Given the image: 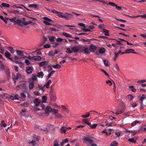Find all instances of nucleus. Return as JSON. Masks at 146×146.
Instances as JSON below:
<instances>
[{
  "mask_svg": "<svg viewBox=\"0 0 146 146\" xmlns=\"http://www.w3.org/2000/svg\"><path fill=\"white\" fill-rule=\"evenodd\" d=\"M54 13L57 15L59 17L64 18L66 20H68L69 17L72 16L71 14L68 13H62L55 10H54Z\"/></svg>",
  "mask_w": 146,
  "mask_h": 146,
  "instance_id": "f257e3e1",
  "label": "nucleus"
},
{
  "mask_svg": "<svg viewBox=\"0 0 146 146\" xmlns=\"http://www.w3.org/2000/svg\"><path fill=\"white\" fill-rule=\"evenodd\" d=\"M43 19V23L47 25H51L54 23L53 20L47 17H44Z\"/></svg>",
  "mask_w": 146,
  "mask_h": 146,
  "instance_id": "f03ea898",
  "label": "nucleus"
},
{
  "mask_svg": "<svg viewBox=\"0 0 146 146\" xmlns=\"http://www.w3.org/2000/svg\"><path fill=\"white\" fill-rule=\"evenodd\" d=\"M83 140L86 144L88 143L90 144L91 143L94 142V141L88 135L84 137Z\"/></svg>",
  "mask_w": 146,
  "mask_h": 146,
  "instance_id": "7ed1b4c3",
  "label": "nucleus"
},
{
  "mask_svg": "<svg viewBox=\"0 0 146 146\" xmlns=\"http://www.w3.org/2000/svg\"><path fill=\"white\" fill-rule=\"evenodd\" d=\"M42 109H44L46 113H48L50 111H51L52 108L51 107L49 106H48L46 107L45 108V106L44 105H42Z\"/></svg>",
  "mask_w": 146,
  "mask_h": 146,
  "instance_id": "20e7f679",
  "label": "nucleus"
},
{
  "mask_svg": "<svg viewBox=\"0 0 146 146\" xmlns=\"http://www.w3.org/2000/svg\"><path fill=\"white\" fill-rule=\"evenodd\" d=\"M139 98L140 103L141 106H142L143 105V101L146 99V95L143 94L142 96H139Z\"/></svg>",
  "mask_w": 146,
  "mask_h": 146,
  "instance_id": "39448f33",
  "label": "nucleus"
},
{
  "mask_svg": "<svg viewBox=\"0 0 146 146\" xmlns=\"http://www.w3.org/2000/svg\"><path fill=\"white\" fill-rule=\"evenodd\" d=\"M19 58L17 56H15L13 58V60H11L12 61L14 62L16 64H17L19 65H22L23 63L21 62H19L18 60H19Z\"/></svg>",
  "mask_w": 146,
  "mask_h": 146,
  "instance_id": "423d86ee",
  "label": "nucleus"
},
{
  "mask_svg": "<svg viewBox=\"0 0 146 146\" xmlns=\"http://www.w3.org/2000/svg\"><path fill=\"white\" fill-rule=\"evenodd\" d=\"M33 101L35 106H38L41 102L40 100L38 98L34 99Z\"/></svg>",
  "mask_w": 146,
  "mask_h": 146,
  "instance_id": "0eeeda50",
  "label": "nucleus"
},
{
  "mask_svg": "<svg viewBox=\"0 0 146 146\" xmlns=\"http://www.w3.org/2000/svg\"><path fill=\"white\" fill-rule=\"evenodd\" d=\"M108 4L112 6H115L116 8L119 11L121 9V7L119 6H117V5L115 4V3L111 2H109Z\"/></svg>",
  "mask_w": 146,
  "mask_h": 146,
  "instance_id": "6e6552de",
  "label": "nucleus"
},
{
  "mask_svg": "<svg viewBox=\"0 0 146 146\" xmlns=\"http://www.w3.org/2000/svg\"><path fill=\"white\" fill-rule=\"evenodd\" d=\"M4 54L6 57L8 58L11 60H13V58L10 57L11 56V54L7 51L6 50Z\"/></svg>",
  "mask_w": 146,
  "mask_h": 146,
  "instance_id": "1a4fd4ad",
  "label": "nucleus"
},
{
  "mask_svg": "<svg viewBox=\"0 0 146 146\" xmlns=\"http://www.w3.org/2000/svg\"><path fill=\"white\" fill-rule=\"evenodd\" d=\"M71 49L72 51L74 53L78 52L80 50V47L78 46H76L74 47H72Z\"/></svg>",
  "mask_w": 146,
  "mask_h": 146,
  "instance_id": "9d476101",
  "label": "nucleus"
},
{
  "mask_svg": "<svg viewBox=\"0 0 146 146\" xmlns=\"http://www.w3.org/2000/svg\"><path fill=\"white\" fill-rule=\"evenodd\" d=\"M21 75L20 74H18L17 75L16 77L15 78L13 77V80L14 81V83H15V80H18L19 79H20L21 78Z\"/></svg>",
  "mask_w": 146,
  "mask_h": 146,
  "instance_id": "9b49d317",
  "label": "nucleus"
},
{
  "mask_svg": "<svg viewBox=\"0 0 146 146\" xmlns=\"http://www.w3.org/2000/svg\"><path fill=\"white\" fill-rule=\"evenodd\" d=\"M28 7L31 8L37 9L38 5L35 4H30L28 5Z\"/></svg>",
  "mask_w": 146,
  "mask_h": 146,
  "instance_id": "f8f14e48",
  "label": "nucleus"
},
{
  "mask_svg": "<svg viewBox=\"0 0 146 146\" xmlns=\"http://www.w3.org/2000/svg\"><path fill=\"white\" fill-rule=\"evenodd\" d=\"M32 68L30 67H27L26 68V72L28 74H30L32 72Z\"/></svg>",
  "mask_w": 146,
  "mask_h": 146,
  "instance_id": "ddd939ff",
  "label": "nucleus"
},
{
  "mask_svg": "<svg viewBox=\"0 0 146 146\" xmlns=\"http://www.w3.org/2000/svg\"><path fill=\"white\" fill-rule=\"evenodd\" d=\"M118 40H117L116 41V44L118 45H122L123 44L121 43V42L125 41V40L121 38H119Z\"/></svg>",
  "mask_w": 146,
  "mask_h": 146,
  "instance_id": "4468645a",
  "label": "nucleus"
},
{
  "mask_svg": "<svg viewBox=\"0 0 146 146\" xmlns=\"http://www.w3.org/2000/svg\"><path fill=\"white\" fill-rule=\"evenodd\" d=\"M84 51L85 53L87 54H89L92 52L90 48L87 47H86L84 48Z\"/></svg>",
  "mask_w": 146,
  "mask_h": 146,
  "instance_id": "2eb2a0df",
  "label": "nucleus"
},
{
  "mask_svg": "<svg viewBox=\"0 0 146 146\" xmlns=\"http://www.w3.org/2000/svg\"><path fill=\"white\" fill-rule=\"evenodd\" d=\"M90 47L92 52L95 51L97 50V47L94 44L91 45Z\"/></svg>",
  "mask_w": 146,
  "mask_h": 146,
  "instance_id": "dca6fc26",
  "label": "nucleus"
},
{
  "mask_svg": "<svg viewBox=\"0 0 146 146\" xmlns=\"http://www.w3.org/2000/svg\"><path fill=\"white\" fill-rule=\"evenodd\" d=\"M61 133H65L66 132V127L64 126H62L60 129Z\"/></svg>",
  "mask_w": 146,
  "mask_h": 146,
  "instance_id": "f3484780",
  "label": "nucleus"
},
{
  "mask_svg": "<svg viewBox=\"0 0 146 146\" xmlns=\"http://www.w3.org/2000/svg\"><path fill=\"white\" fill-rule=\"evenodd\" d=\"M34 86V83L33 82H31L29 84V88L30 90L33 89Z\"/></svg>",
  "mask_w": 146,
  "mask_h": 146,
  "instance_id": "a211bd4d",
  "label": "nucleus"
},
{
  "mask_svg": "<svg viewBox=\"0 0 146 146\" xmlns=\"http://www.w3.org/2000/svg\"><path fill=\"white\" fill-rule=\"evenodd\" d=\"M16 23L19 26H22V21L19 19H17L16 20Z\"/></svg>",
  "mask_w": 146,
  "mask_h": 146,
  "instance_id": "6ab92c4d",
  "label": "nucleus"
},
{
  "mask_svg": "<svg viewBox=\"0 0 146 146\" xmlns=\"http://www.w3.org/2000/svg\"><path fill=\"white\" fill-rule=\"evenodd\" d=\"M44 75L43 72H40L37 73V76L39 78H42Z\"/></svg>",
  "mask_w": 146,
  "mask_h": 146,
  "instance_id": "aec40b11",
  "label": "nucleus"
},
{
  "mask_svg": "<svg viewBox=\"0 0 146 146\" xmlns=\"http://www.w3.org/2000/svg\"><path fill=\"white\" fill-rule=\"evenodd\" d=\"M16 52L18 55L23 56L24 55V52L21 51L17 50Z\"/></svg>",
  "mask_w": 146,
  "mask_h": 146,
  "instance_id": "412c9836",
  "label": "nucleus"
},
{
  "mask_svg": "<svg viewBox=\"0 0 146 146\" xmlns=\"http://www.w3.org/2000/svg\"><path fill=\"white\" fill-rule=\"evenodd\" d=\"M31 80L32 81H34L35 80H36L37 79L36 75V74H33L32 75Z\"/></svg>",
  "mask_w": 146,
  "mask_h": 146,
  "instance_id": "4be33fe9",
  "label": "nucleus"
},
{
  "mask_svg": "<svg viewBox=\"0 0 146 146\" xmlns=\"http://www.w3.org/2000/svg\"><path fill=\"white\" fill-rule=\"evenodd\" d=\"M134 51L135 50L133 49H129L126 50L125 52H126L127 53H137L134 52Z\"/></svg>",
  "mask_w": 146,
  "mask_h": 146,
  "instance_id": "5701e85b",
  "label": "nucleus"
},
{
  "mask_svg": "<svg viewBox=\"0 0 146 146\" xmlns=\"http://www.w3.org/2000/svg\"><path fill=\"white\" fill-rule=\"evenodd\" d=\"M129 88L132 92H135L136 91V89L133 86H129Z\"/></svg>",
  "mask_w": 146,
  "mask_h": 146,
  "instance_id": "b1692460",
  "label": "nucleus"
},
{
  "mask_svg": "<svg viewBox=\"0 0 146 146\" xmlns=\"http://www.w3.org/2000/svg\"><path fill=\"white\" fill-rule=\"evenodd\" d=\"M34 60L36 61L40 60L41 59V57L39 56H33Z\"/></svg>",
  "mask_w": 146,
  "mask_h": 146,
  "instance_id": "393cba45",
  "label": "nucleus"
},
{
  "mask_svg": "<svg viewBox=\"0 0 146 146\" xmlns=\"http://www.w3.org/2000/svg\"><path fill=\"white\" fill-rule=\"evenodd\" d=\"M90 111L88 112H87L86 114L83 115L82 116V117L84 118H86L90 116V112L92 111Z\"/></svg>",
  "mask_w": 146,
  "mask_h": 146,
  "instance_id": "a878e982",
  "label": "nucleus"
},
{
  "mask_svg": "<svg viewBox=\"0 0 146 146\" xmlns=\"http://www.w3.org/2000/svg\"><path fill=\"white\" fill-rule=\"evenodd\" d=\"M1 6L3 7H10V5L9 4H7L6 3H2L1 4V7H1Z\"/></svg>",
  "mask_w": 146,
  "mask_h": 146,
  "instance_id": "bb28decb",
  "label": "nucleus"
},
{
  "mask_svg": "<svg viewBox=\"0 0 146 146\" xmlns=\"http://www.w3.org/2000/svg\"><path fill=\"white\" fill-rule=\"evenodd\" d=\"M20 95L21 96V99L23 100L24 101L25 100V98L26 97V95L23 93H21L20 94Z\"/></svg>",
  "mask_w": 146,
  "mask_h": 146,
  "instance_id": "cd10ccee",
  "label": "nucleus"
},
{
  "mask_svg": "<svg viewBox=\"0 0 146 146\" xmlns=\"http://www.w3.org/2000/svg\"><path fill=\"white\" fill-rule=\"evenodd\" d=\"M56 118H62L63 117V116L60 115L58 113H56L54 114Z\"/></svg>",
  "mask_w": 146,
  "mask_h": 146,
  "instance_id": "c85d7f7f",
  "label": "nucleus"
},
{
  "mask_svg": "<svg viewBox=\"0 0 146 146\" xmlns=\"http://www.w3.org/2000/svg\"><path fill=\"white\" fill-rule=\"evenodd\" d=\"M62 34L64 36L66 37H70L71 38L72 37L71 35L67 33H66L65 32H63L62 33Z\"/></svg>",
  "mask_w": 146,
  "mask_h": 146,
  "instance_id": "c756f323",
  "label": "nucleus"
},
{
  "mask_svg": "<svg viewBox=\"0 0 146 146\" xmlns=\"http://www.w3.org/2000/svg\"><path fill=\"white\" fill-rule=\"evenodd\" d=\"M50 98L52 101H54L56 100L55 97L52 93L50 94Z\"/></svg>",
  "mask_w": 146,
  "mask_h": 146,
  "instance_id": "7c9ffc66",
  "label": "nucleus"
},
{
  "mask_svg": "<svg viewBox=\"0 0 146 146\" xmlns=\"http://www.w3.org/2000/svg\"><path fill=\"white\" fill-rule=\"evenodd\" d=\"M126 97L127 99L131 101L134 98L133 96L132 95H127Z\"/></svg>",
  "mask_w": 146,
  "mask_h": 146,
  "instance_id": "2f4dec72",
  "label": "nucleus"
},
{
  "mask_svg": "<svg viewBox=\"0 0 146 146\" xmlns=\"http://www.w3.org/2000/svg\"><path fill=\"white\" fill-rule=\"evenodd\" d=\"M52 67L55 69L59 68L61 67V66L59 64H56V65H53L52 66Z\"/></svg>",
  "mask_w": 146,
  "mask_h": 146,
  "instance_id": "473e14b6",
  "label": "nucleus"
},
{
  "mask_svg": "<svg viewBox=\"0 0 146 146\" xmlns=\"http://www.w3.org/2000/svg\"><path fill=\"white\" fill-rule=\"evenodd\" d=\"M54 37L53 36H50L48 37V39L50 42L54 41Z\"/></svg>",
  "mask_w": 146,
  "mask_h": 146,
  "instance_id": "72a5a7b5",
  "label": "nucleus"
},
{
  "mask_svg": "<svg viewBox=\"0 0 146 146\" xmlns=\"http://www.w3.org/2000/svg\"><path fill=\"white\" fill-rule=\"evenodd\" d=\"M103 32L105 33V35L106 36L109 35V31L107 30L106 29H103Z\"/></svg>",
  "mask_w": 146,
  "mask_h": 146,
  "instance_id": "f704fd0d",
  "label": "nucleus"
},
{
  "mask_svg": "<svg viewBox=\"0 0 146 146\" xmlns=\"http://www.w3.org/2000/svg\"><path fill=\"white\" fill-rule=\"evenodd\" d=\"M54 52L52 54H50L49 53L50 56H54L56 54H57L59 52V51L57 50H55Z\"/></svg>",
  "mask_w": 146,
  "mask_h": 146,
  "instance_id": "c9c22d12",
  "label": "nucleus"
},
{
  "mask_svg": "<svg viewBox=\"0 0 146 146\" xmlns=\"http://www.w3.org/2000/svg\"><path fill=\"white\" fill-rule=\"evenodd\" d=\"M137 123H140L141 122L138 120H135L131 123V125L132 126H133L135 125Z\"/></svg>",
  "mask_w": 146,
  "mask_h": 146,
  "instance_id": "e433bc0d",
  "label": "nucleus"
},
{
  "mask_svg": "<svg viewBox=\"0 0 146 146\" xmlns=\"http://www.w3.org/2000/svg\"><path fill=\"white\" fill-rule=\"evenodd\" d=\"M28 143L29 144H32V146H35L36 145V142L35 141H34V140H33L31 142H30Z\"/></svg>",
  "mask_w": 146,
  "mask_h": 146,
  "instance_id": "4c0bfd02",
  "label": "nucleus"
},
{
  "mask_svg": "<svg viewBox=\"0 0 146 146\" xmlns=\"http://www.w3.org/2000/svg\"><path fill=\"white\" fill-rule=\"evenodd\" d=\"M16 19H17L16 17H13L12 19H9V20L10 22L15 23H16Z\"/></svg>",
  "mask_w": 146,
  "mask_h": 146,
  "instance_id": "58836bf2",
  "label": "nucleus"
},
{
  "mask_svg": "<svg viewBox=\"0 0 146 146\" xmlns=\"http://www.w3.org/2000/svg\"><path fill=\"white\" fill-rule=\"evenodd\" d=\"M118 142L116 141H114L111 144V146H117Z\"/></svg>",
  "mask_w": 146,
  "mask_h": 146,
  "instance_id": "ea45409f",
  "label": "nucleus"
},
{
  "mask_svg": "<svg viewBox=\"0 0 146 146\" xmlns=\"http://www.w3.org/2000/svg\"><path fill=\"white\" fill-rule=\"evenodd\" d=\"M128 141L133 143H135L136 142V141L134 138H130L128 139Z\"/></svg>",
  "mask_w": 146,
  "mask_h": 146,
  "instance_id": "a19ab883",
  "label": "nucleus"
},
{
  "mask_svg": "<svg viewBox=\"0 0 146 146\" xmlns=\"http://www.w3.org/2000/svg\"><path fill=\"white\" fill-rule=\"evenodd\" d=\"M46 63V61H43L40 62L39 64V65L40 66H45Z\"/></svg>",
  "mask_w": 146,
  "mask_h": 146,
  "instance_id": "79ce46f5",
  "label": "nucleus"
},
{
  "mask_svg": "<svg viewBox=\"0 0 146 146\" xmlns=\"http://www.w3.org/2000/svg\"><path fill=\"white\" fill-rule=\"evenodd\" d=\"M104 62L105 66H108L110 65V64L109 63L108 61L105 60H104Z\"/></svg>",
  "mask_w": 146,
  "mask_h": 146,
  "instance_id": "37998d69",
  "label": "nucleus"
},
{
  "mask_svg": "<svg viewBox=\"0 0 146 146\" xmlns=\"http://www.w3.org/2000/svg\"><path fill=\"white\" fill-rule=\"evenodd\" d=\"M51 82L50 80H49L47 82L45 85V86L47 88H49L50 86V84L51 83Z\"/></svg>",
  "mask_w": 146,
  "mask_h": 146,
  "instance_id": "c03bdc74",
  "label": "nucleus"
},
{
  "mask_svg": "<svg viewBox=\"0 0 146 146\" xmlns=\"http://www.w3.org/2000/svg\"><path fill=\"white\" fill-rule=\"evenodd\" d=\"M8 48L11 53H14V51L12 47H9Z\"/></svg>",
  "mask_w": 146,
  "mask_h": 146,
  "instance_id": "a18cd8bd",
  "label": "nucleus"
},
{
  "mask_svg": "<svg viewBox=\"0 0 146 146\" xmlns=\"http://www.w3.org/2000/svg\"><path fill=\"white\" fill-rule=\"evenodd\" d=\"M105 51V49L104 48H102L99 50V52L101 54L103 53Z\"/></svg>",
  "mask_w": 146,
  "mask_h": 146,
  "instance_id": "49530a36",
  "label": "nucleus"
},
{
  "mask_svg": "<svg viewBox=\"0 0 146 146\" xmlns=\"http://www.w3.org/2000/svg\"><path fill=\"white\" fill-rule=\"evenodd\" d=\"M86 126L85 125H80L77 126L75 128L76 130H78L79 128H82Z\"/></svg>",
  "mask_w": 146,
  "mask_h": 146,
  "instance_id": "de8ad7c7",
  "label": "nucleus"
},
{
  "mask_svg": "<svg viewBox=\"0 0 146 146\" xmlns=\"http://www.w3.org/2000/svg\"><path fill=\"white\" fill-rule=\"evenodd\" d=\"M54 146H59L58 143V141L57 140H55L54 142Z\"/></svg>",
  "mask_w": 146,
  "mask_h": 146,
  "instance_id": "09e8293b",
  "label": "nucleus"
},
{
  "mask_svg": "<svg viewBox=\"0 0 146 146\" xmlns=\"http://www.w3.org/2000/svg\"><path fill=\"white\" fill-rule=\"evenodd\" d=\"M82 123L84 124H86L88 122H89V121L88 120V119H84L82 120Z\"/></svg>",
  "mask_w": 146,
  "mask_h": 146,
  "instance_id": "8fccbe9b",
  "label": "nucleus"
},
{
  "mask_svg": "<svg viewBox=\"0 0 146 146\" xmlns=\"http://www.w3.org/2000/svg\"><path fill=\"white\" fill-rule=\"evenodd\" d=\"M45 8L50 13H54V10H55L54 9H50L48 7H45Z\"/></svg>",
  "mask_w": 146,
  "mask_h": 146,
  "instance_id": "3c124183",
  "label": "nucleus"
},
{
  "mask_svg": "<svg viewBox=\"0 0 146 146\" xmlns=\"http://www.w3.org/2000/svg\"><path fill=\"white\" fill-rule=\"evenodd\" d=\"M52 112H54L55 114L56 113H58V110L57 109H52V108L51 111Z\"/></svg>",
  "mask_w": 146,
  "mask_h": 146,
  "instance_id": "603ef678",
  "label": "nucleus"
},
{
  "mask_svg": "<svg viewBox=\"0 0 146 146\" xmlns=\"http://www.w3.org/2000/svg\"><path fill=\"white\" fill-rule=\"evenodd\" d=\"M72 52H73L72 50H71V49H70V48H66V52L69 53V54H70V53H71Z\"/></svg>",
  "mask_w": 146,
  "mask_h": 146,
  "instance_id": "864d4df0",
  "label": "nucleus"
},
{
  "mask_svg": "<svg viewBox=\"0 0 146 146\" xmlns=\"http://www.w3.org/2000/svg\"><path fill=\"white\" fill-rule=\"evenodd\" d=\"M121 52V50H119L117 52H115V56L116 58H117L119 54Z\"/></svg>",
  "mask_w": 146,
  "mask_h": 146,
  "instance_id": "5fc2aeb1",
  "label": "nucleus"
},
{
  "mask_svg": "<svg viewBox=\"0 0 146 146\" xmlns=\"http://www.w3.org/2000/svg\"><path fill=\"white\" fill-rule=\"evenodd\" d=\"M51 47L50 44H46L44 45L43 46V47L44 48H49Z\"/></svg>",
  "mask_w": 146,
  "mask_h": 146,
  "instance_id": "6e6d98bb",
  "label": "nucleus"
},
{
  "mask_svg": "<svg viewBox=\"0 0 146 146\" xmlns=\"http://www.w3.org/2000/svg\"><path fill=\"white\" fill-rule=\"evenodd\" d=\"M98 125L97 124H94L93 125H92L90 126V127L92 129H95L96 127Z\"/></svg>",
  "mask_w": 146,
  "mask_h": 146,
  "instance_id": "4d7b16f0",
  "label": "nucleus"
},
{
  "mask_svg": "<svg viewBox=\"0 0 146 146\" xmlns=\"http://www.w3.org/2000/svg\"><path fill=\"white\" fill-rule=\"evenodd\" d=\"M52 44H53V45H52V47H55L60 44L58 43L54 42L52 43Z\"/></svg>",
  "mask_w": 146,
  "mask_h": 146,
  "instance_id": "13d9d810",
  "label": "nucleus"
},
{
  "mask_svg": "<svg viewBox=\"0 0 146 146\" xmlns=\"http://www.w3.org/2000/svg\"><path fill=\"white\" fill-rule=\"evenodd\" d=\"M4 68V65L3 64H0V71H1L3 70Z\"/></svg>",
  "mask_w": 146,
  "mask_h": 146,
  "instance_id": "bf43d9fd",
  "label": "nucleus"
},
{
  "mask_svg": "<svg viewBox=\"0 0 146 146\" xmlns=\"http://www.w3.org/2000/svg\"><path fill=\"white\" fill-rule=\"evenodd\" d=\"M47 100V98L46 96H44L42 98V102H45Z\"/></svg>",
  "mask_w": 146,
  "mask_h": 146,
  "instance_id": "052dcab7",
  "label": "nucleus"
},
{
  "mask_svg": "<svg viewBox=\"0 0 146 146\" xmlns=\"http://www.w3.org/2000/svg\"><path fill=\"white\" fill-rule=\"evenodd\" d=\"M146 82V79L145 80H139L137 81V83H140V84H142V83H143L144 82Z\"/></svg>",
  "mask_w": 146,
  "mask_h": 146,
  "instance_id": "680f3d73",
  "label": "nucleus"
},
{
  "mask_svg": "<svg viewBox=\"0 0 146 146\" xmlns=\"http://www.w3.org/2000/svg\"><path fill=\"white\" fill-rule=\"evenodd\" d=\"M102 133L104 135H108V133L105 130H104L102 131Z\"/></svg>",
  "mask_w": 146,
  "mask_h": 146,
  "instance_id": "e2e57ef3",
  "label": "nucleus"
},
{
  "mask_svg": "<svg viewBox=\"0 0 146 146\" xmlns=\"http://www.w3.org/2000/svg\"><path fill=\"white\" fill-rule=\"evenodd\" d=\"M25 62L26 64V65H28L30 64L31 63L30 62L29 60H25Z\"/></svg>",
  "mask_w": 146,
  "mask_h": 146,
  "instance_id": "0e129e2a",
  "label": "nucleus"
},
{
  "mask_svg": "<svg viewBox=\"0 0 146 146\" xmlns=\"http://www.w3.org/2000/svg\"><path fill=\"white\" fill-rule=\"evenodd\" d=\"M29 105L27 102H25L22 104V106L24 107H27Z\"/></svg>",
  "mask_w": 146,
  "mask_h": 146,
  "instance_id": "69168bd1",
  "label": "nucleus"
},
{
  "mask_svg": "<svg viewBox=\"0 0 146 146\" xmlns=\"http://www.w3.org/2000/svg\"><path fill=\"white\" fill-rule=\"evenodd\" d=\"M115 69L118 72L120 71V70L119 68V66L117 64H115L114 67Z\"/></svg>",
  "mask_w": 146,
  "mask_h": 146,
  "instance_id": "338daca9",
  "label": "nucleus"
},
{
  "mask_svg": "<svg viewBox=\"0 0 146 146\" xmlns=\"http://www.w3.org/2000/svg\"><path fill=\"white\" fill-rule=\"evenodd\" d=\"M63 38H57L56 39V41L58 42H62V41Z\"/></svg>",
  "mask_w": 146,
  "mask_h": 146,
  "instance_id": "774afa93",
  "label": "nucleus"
}]
</instances>
